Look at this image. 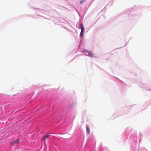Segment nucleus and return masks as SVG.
Here are the masks:
<instances>
[{"label":"nucleus","mask_w":151,"mask_h":151,"mask_svg":"<svg viewBox=\"0 0 151 151\" xmlns=\"http://www.w3.org/2000/svg\"><path fill=\"white\" fill-rule=\"evenodd\" d=\"M85 55H86L88 56L91 57H92L93 56V54L91 51L87 50L85 51Z\"/></svg>","instance_id":"nucleus-1"},{"label":"nucleus","mask_w":151,"mask_h":151,"mask_svg":"<svg viewBox=\"0 0 151 151\" xmlns=\"http://www.w3.org/2000/svg\"><path fill=\"white\" fill-rule=\"evenodd\" d=\"M84 32V30H83V31L82 30H81V32L80 33V36L81 37H82L83 36Z\"/></svg>","instance_id":"nucleus-5"},{"label":"nucleus","mask_w":151,"mask_h":151,"mask_svg":"<svg viewBox=\"0 0 151 151\" xmlns=\"http://www.w3.org/2000/svg\"><path fill=\"white\" fill-rule=\"evenodd\" d=\"M86 127L87 133L88 134H89L90 133V128L88 125H86Z\"/></svg>","instance_id":"nucleus-2"},{"label":"nucleus","mask_w":151,"mask_h":151,"mask_svg":"<svg viewBox=\"0 0 151 151\" xmlns=\"http://www.w3.org/2000/svg\"><path fill=\"white\" fill-rule=\"evenodd\" d=\"M49 135H45V136H44L42 138V141H45L46 139L48 138L49 137Z\"/></svg>","instance_id":"nucleus-3"},{"label":"nucleus","mask_w":151,"mask_h":151,"mask_svg":"<svg viewBox=\"0 0 151 151\" xmlns=\"http://www.w3.org/2000/svg\"><path fill=\"white\" fill-rule=\"evenodd\" d=\"M79 28L81 29V30H82L83 31V30H84V27L82 24H80V27H79Z\"/></svg>","instance_id":"nucleus-4"},{"label":"nucleus","mask_w":151,"mask_h":151,"mask_svg":"<svg viewBox=\"0 0 151 151\" xmlns=\"http://www.w3.org/2000/svg\"><path fill=\"white\" fill-rule=\"evenodd\" d=\"M10 144L11 145H14V144H15V142H14V141H12L10 143Z\"/></svg>","instance_id":"nucleus-8"},{"label":"nucleus","mask_w":151,"mask_h":151,"mask_svg":"<svg viewBox=\"0 0 151 151\" xmlns=\"http://www.w3.org/2000/svg\"><path fill=\"white\" fill-rule=\"evenodd\" d=\"M14 141L15 144H18L19 142V139H17Z\"/></svg>","instance_id":"nucleus-6"},{"label":"nucleus","mask_w":151,"mask_h":151,"mask_svg":"<svg viewBox=\"0 0 151 151\" xmlns=\"http://www.w3.org/2000/svg\"><path fill=\"white\" fill-rule=\"evenodd\" d=\"M86 0H81V1H80V3L81 4H83V3H84L85 1Z\"/></svg>","instance_id":"nucleus-7"}]
</instances>
